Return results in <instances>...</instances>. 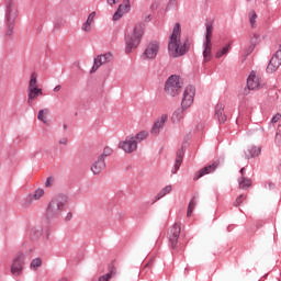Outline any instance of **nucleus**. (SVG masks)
Segmentation results:
<instances>
[{
	"mask_svg": "<svg viewBox=\"0 0 281 281\" xmlns=\"http://www.w3.org/2000/svg\"><path fill=\"white\" fill-rule=\"evenodd\" d=\"M189 49L190 46L188 43L181 42V24L176 23L168 43L169 56L179 58L180 56H184Z\"/></svg>",
	"mask_w": 281,
	"mask_h": 281,
	"instance_id": "f257e3e1",
	"label": "nucleus"
},
{
	"mask_svg": "<svg viewBox=\"0 0 281 281\" xmlns=\"http://www.w3.org/2000/svg\"><path fill=\"white\" fill-rule=\"evenodd\" d=\"M68 201L69 199L67 195L63 194L53 198L46 209V218H48V221H52V218H58L65 211V206L67 205Z\"/></svg>",
	"mask_w": 281,
	"mask_h": 281,
	"instance_id": "f03ea898",
	"label": "nucleus"
},
{
	"mask_svg": "<svg viewBox=\"0 0 281 281\" xmlns=\"http://www.w3.org/2000/svg\"><path fill=\"white\" fill-rule=\"evenodd\" d=\"M142 36H144V24H136L133 33L125 38V54H132V52L139 47Z\"/></svg>",
	"mask_w": 281,
	"mask_h": 281,
	"instance_id": "7ed1b4c3",
	"label": "nucleus"
},
{
	"mask_svg": "<svg viewBox=\"0 0 281 281\" xmlns=\"http://www.w3.org/2000/svg\"><path fill=\"white\" fill-rule=\"evenodd\" d=\"M181 89H183V80H181L179 76H170L165 85L166 94L171 98H177V95L181 93Z\"/></svg>",
	"mask_w": 281,
	"mask_h": 281,
	"instance_id": "20e7f679",
	"label": "nucleus"
},
{
	"mask_svg": "<svg viewBox=\"0 0 281 281\" xmlns=\"http://www.w3.org/2000/svg\"><path fill=\"white\" fill-rule=\"evenodd\" d=\"M40 95H43V89L38 88V75L32 72L29 81L27 104L32 105L34 100H37Z\"/></svg>",
	"mask_w": 281,
	"mask_h": 281,
	"instance_id": "39448f33",
	"label": "nucleus"
},
{
	"mask_svg": "<svg viewBox=\"0 0 281 281\" xmlns=\"http://www.w3.org/2000/svg\"><path fill=\"white\" fill-rule=\"evenodd\" d=\"M214 32V25L211 23L206 24V35L204 42V50H203V58L204 63H210L212 60V34Z\"/></svg>",
	"mask_w": 281,
	"mask_h": 281,
	"instance_id": "423d86ee",
	"label": "nucleus"
},
{
	"mask_svg": "<svg viewBox=\"0 0 281 281\" xmlns=\"http://www.w3.org/2000/svg\"><path fill=\"white\" fill-rule=\"evenodd\" d=\"M159 49H161V44H159V42H149L143 53L144 60H155L159 54Z\"/></svg>",
	"mask_w": 281,
	"mask_h": 281,
	"instance_id": "0eeeda50",
	"label": "nucleus"
},
{
	"mask_svg": "<svg viewBox=\"0 0 281 281\" xmlns=\"http://www.w3.org/2000/svg\"><path fill=\"white\" fill-rule=\"evenodd\" d=\"M179 236H181V223H176L169 229V245L171 249H177V245L179 244Z\"/></svg>",
	"mask_w": 281,
	"mask_h": 281,
	"instance_id": "6e6552de",
	"label": "nucleus"
},
{
	"mask_svg": "<svg viewBox=\"0 0 281 281\" xmlns=\"http://www.w3.org/2000/svg\"><path fill=\"white\" fill-rule=\"evenodd\" d=\"M195 93L196 90L192 86H189L184 89L181 101L182 109H190V106H192Z\"/></svg>",
	"mask_w": 281,
	"mask_h": 281,
	"instance_id": "1a4fd4ad",
	"label": "nucleus"
},
{
	"mask_svg": "<svg viewBox=\"0 0 281 281\" xmlns=\"http://www.w3.org/2000/svg\"><path fill=\"white\" fill-rule=\"evenodd\" d=\"M281 65V45H279V49L276 52V54L271 57L268 67H267V74H276Z\"/></svg>",
	"mask_w": 281,
	"mask_h": 281,
	"instance_id": "9d476101",
	"label": "nucleus"
},
{
	"mask_svg": "<svg viewBox=\"0 0 281 281\" xmlns=\"http://www.w3.org/2000/svg\"><path fill=\"white\" fill-rule=\"evenodd\" d=\"M119 148L124 150V153H135V150H137V142L135 140V137L127 136L125 140H121L119 143Z\"/></svg>",
	"mask_w": 281,
	"mask_h": 281,
	"instance_id": "9b49d317",
	"label": "nucleus"
},
{
	"mask_svg": "<svg viewBox=\"0 0 281 281\" xmlns=\"http://www.w3.org/2000/svg\"><path fill=\"white\" fill-rule=\"evenodd\" d=\"M7 21L9 23V31L7 34L10 36L12 34V25H14V21H16V7L12 1L8 2L7 7Z\"/></svg>",
	"mask_w": 281,
	"mask_h": 281,
	"instance_id": "f8f14e48",
	"label": "nucleus"
},
{
	"mask_svg": "<svg viewBox=\"0 0 281 281\" xmlns=\"http://www.w3.org/2000/svg\"><path fill=\"white\" fill-rule=\"evenodd\" d=\"M23 259H24L23 252H19L13 259V262L11 265V273L15 278H19V276L23 271Z\"/></svg>",
	"mask_w": 281,
	"mask_h": 281,
	"instance_id": "ddd939ff",
	"label": "nucleus"
},
{
	"mask_svg": "<svg viewBox=\"0 0 281 281\" xmlns=\"http://www.w3.org/2000/svg\"><path fill=\"white\" fill-rule=\"evenodd\" d=\"M113 60V55L111 53H106L104 55H99L97 58H94V64L91 69V74H95L102 65H106V63H111Z\"/></svg>",
	"mask_w": 281,
	"mask_h": 281,
	"instance_id": "4468645a",
	"label": "nucleus"
},
{
	"mask_svg": "<svg viewBox=\"0 0 281 281\" xmlns=\"http://www.w3.org/2000/svg\"><path fill=\"white\" fill-rule=\"evenodd\" d=\"M166 122H168V114H161L154 123L151 127V135H159L161 128L166 126Z\"/></svg>",
	"mask_w": 281,
	"mask_h": 281,
	"instance_id": "2eb2a0df",
	"label": "nucleus"
},
{
	"mask_svg": "<svg viewBox=\"0 0 281 281\" xmlns=\"http://www.w3.org/2000/svg\"><path fill=\"white\" fill-rule=\"evenodd\" d=\"M131 11V1L130 0H123V3L119 5L117 11L113 15V21H120L126 12Z\"/></svg>",
	"mask_w": 281,
	"mask_h": 281,
	"instance_id": "dca6fc26",
	"label": "nucleus"
},
{
	"mask_svg": "<svg viewBox=\"0 0 281 281\" xmlns=\"http://www.w3.org/2000/svg\"><path fill=\"white\" fill-rule=\"evenodd\" d=\"M131 11V1L130 0H123V3L119 5L117 11L113 15V21H120L126 12Z\"/></svg>",
	"mask_w": 281,
	"mask_h": 281,
	"instance_id": "f3484780",
	"label": "nucleus"
},
{
	"mask_svg": "<svg viewBox=\"0 0 281 281\" xmlns=\"http://www.w3.org/2000/svg\"><path fill=\"white\" fill-rule=\"evenodd\" d=\"M247 87L252 91L256 89H260L261 87L260 77H258L255 71L250 72L247 79Z\"/></svg>",
	"mask_w": 281,
	"mask_h": 281,
	"instance_id": "a211bd4d",
	"label": "nucleus"
},
{
	"mask_svg": "<svg viewBox=\"0 0 281 281\" xmlns=\"http://www.w3.org/2000/svg\"><path fill=\"white\" fill-rule=\"evenodd\" d=\"M45 196V189L38 188L34 191L32 195H27L25 200V205H32L34 201H41Z\"/></svg>",
	"mask_w": 281,
	"mask_h": 281,
	"instance_id": "6ab92c4d",
	"label": "nucleus"
},
{
	"mask_svg": "<svg viewBox=\"0 0 281 281\" xmlns=\"http://www.w3.org/2000/svg\"><path fill=\"white\" fill-rule=\"evenodd\" d=\"M216 168H218L217 162H213L212 165L202 168L200 171H198L195 173V177L193 178V180L199 181V179H201V177H205V175H210L211 172H214V170H216Z\"/></svg>",
	"mask_w": 281,
	"mask_h": 281,
	"instance_id": "aec40b11",
	"label": "nucleus"
},
{
	"mask_svg": "<svg viewBox=\"0 0 281 281\" xmlns=\"http://www.w3.org/2000/svg\"><path fill=\"white\" fill-rule=\"evenodd\" d=\"M215 117L221 124H225V122H227V115H225V105H223V103H218L215 106Z\"/></svg>",
	"mask_w": 281,
	"mask_h": 281,
	"instance_id": "412c9836",
	"label": "nucleus"
},
{
	"mask_svg": "<svg viewBox=\"0 0 281 281\" xmlns=\"http://www.w3.org/2000/svg\"><path fill=\"white\" fill-rule=\"evenodd\" d=\"M104 168H106L104 158H102V156H99V158L91 166V172H93L94 175H100V172H102Z\"/></svg>",
	"mask_w": 281,
	"mask_h": 281,
	"instance_id": "4be33fe9",
	"label": "nucleus"
},
{
	"mask_svg": "<svg viewBox=\"0 0 281 281\" xmlns=\"http://www.w3.org/2000/svg\"><path fill=\"white\" fill-rule=\"evenodd\" d=\"M93 19H95V12H91L87 21L82 24V32H91V25H93Z\"/></svg>",
	"mask_w": 281,
	"mask_h": 281,
	"instance_id": "5701e85b",
	"label": "nucleus"
},
{
	"mask_svg": "<svg viewBox=\"0 0 281 281\" xmlns=\"http://www.w3.org/2000/svg\"><path fill=\"white\" fill-rule=\"evenodd\" d=\"M182 161H183V151L179 149L177 151L176 164L173 166V169L171 170L172 175H177V171L179 170V168H181Z\"/></svg>",
	"mask_w": 281,
	"mask_h": 281,
	"instance_id": "b1692460",
	"label": "nucleus"
},
{
	"mask_svg": "<svg viewBox=\"0 0 281 281\" xmlns=\"http://www.w3.org/2000/svg\"><path fill=\"white\" fill-rule=\"evenodd\" d=\"M262 153V149L257 146H251L246 153V159H251L254 157H258Z\"/></svg>",
	"mask_w": 281,
	"mask_h": 281,
	"instance_id": "393cba45",
	"label": "nucleus"
},
{
	"mask_svg": "<svg viewBox=\"0 0 281 281\" xmlns=\"http://www.w3.org/2000/svg\"><path fill=\"white\" fill-rule=\"evenodd\" d=\"M238 186H239V190H249V188H251V179L241 176L238 179Z\"/></svg>",
	"mask_w": 281,
	"mask_h": 281,
	"instance_id": "a878e982",
	"label": "nucleus"
},
{
	"mask_svg": "<svg viewBox=\"0 0 281 281\" xmlns=\"http://www.w3.org/2000/svg\"><path fill=\"white\" fill-rule=\"evenodd\" d=\"M186 110H187V109L181 108V109H177V110L173 112V114H172V116H171V121L173 122V124H178V122H179L180 120H183V112H184Z\"/></svg>",
	"mask_w": 281,
	"mask_h": 281,
	"instance_id": "bb28decb",
	"label": "nucleus"
},
{
	"mask_svg": "<svg viewBox=\"0 0 281 281\" xmlns=\"http://www.w3.org/2000/svg\"><path fill=\"white\" fill-rule=\"evenodd\" d=\"M231 49H232V45L226 44L224 47L216 50L215 58H223V56H227Z\"/></svg>",
	"mask_w": 281,
	"mask_h": 281,
	"instance_id": "cd10ccee",
	"label": "nucleus"
},
{
	"mask_svg": "<svg viewBox=\"0 0 281 281\" xmlns=\"http://www.w3.org/2000/svg\"><path fill=\"white\" fill-rule=\"evenodd\" d=\"M172 192V184H169L165 187L157 195H156V201H159L160 199H164L166 194H170Z\"/></svg>",
	"mask_w": 281,
	"mask_h": 281,
	"instance_id": "c85d7f7f",
	"label": "nucleus"
},
{
	"mask_svg": "<svg viewBox=\"0 0 281 281\" xmlns=\"http://www.w3.org/2000/svg\"><path fill=\"white\" fill-rule=\"evenodd\" d=\"M257 42H251V44L244 50V56L241 57V63H245V58L249 56L256 49Z\"/></svg>",
	"mask_w": 281,
	"mask_h": 281,
	"instance_id": "c756f323",
	"label": "nucleus"
},
{
	"mask_svg": "<svg viewBox=\"0 0 281 281\" xmlns=\"http://www.w3.org/2000/svg\"><path fill=\"white\" fill-rule=\"evenodd\" d=\"M135 142H136V145L137 144H140V142H144V139H147L148 138V132L147 131H142L139 133H137L135 136H133Z\"/></svg>",
	"mask_w": 281,
	"mask_h": 281,
	"instance_id": "7c9ffc66",
	"label": "nucleus"
},
{
	"mask_svg": "<svg viewBox=\"0 0 281 281\" xmlns=\"http://www.w3.org/2000/svg\"><path fill=\"white\" fill-rule=\"evenodd\" d=\"M48 113H49L48 109L40 110V112L37 114V120H40V122H43L44 124H47V114Z\"/></svg>",
	"mask_w": 281,
	"mask_h": 281,
	"instance_id": "2f4dec72",
	"label": "nucleus"
},
{
	"mask_svg": "<svg viewBox=\"0 0 281 281\" xmlns=\"http://www.w3.org/2000/svg\"><path fill=\"white\" fill-rule=\"evenodd\" d=\"M196 207V202L194 200H191L188 206L187 216L190 218L192 216V213L194 212V209Z\"/></svg>",
	"mask_w": 281,
	"mask_h": 281,
	"instance_id": "473e14b6",
	"label": "nucleus"
},
{
	"mask_svg": "<svg viewBox=\"0 0 281 281\" xmlns=\"http://www.w3.org/2000/svg\"><path fill=\"white\" fill-rule=\"evenodd\" d=\"M111 155H113V148L104 147L103 153L99 157H102V159H104L105 157H111Z\"/></svg>",
	"mask_w": 281,
	"mask_h": 281,
	"instance_id": "72a5a7b5",
	"label": "nucleus"
},
{
	"mask_svg": "<svg viewBox=\"0 0 281 281\" xmlns=\"http://www.w3.org/2000/svg\"><path fill=\"white\" fill-rule=\"evenodd\" d=\"M41 265H43L41 258L33 259L31 262V269H34L36 271V269L41 267Z\"/></svg>",
	"mask_w": 281,
	"mask_h": 281,
	"instance_id": "f704fd0d",
	"label": "nucleus"
},
{
	"mask_svg": "<svg viewBox=\"0 0 281 281\" xmlns=\"http://www.w3.org/2000/svg\"><path fill=\"white\" fill-rule=\"evenodd\" d=\"M247 200V194H240L234 202L235 207H238L243 201Z\"/></svg>",
	"mask_w": 281,
	"mask_h": 281,
	"instance_id": "c9c22d12",
	"label": "nucleus"
},
{
	"mask_svg": "<svg viewBox=\"0 0 281 281\" xmlns=\"http://www.w3.org/2000/svg\"><path fill=\"white\" fill-rule=\"evenodd\" d=\"M256 19H258V14H256V11H250L249 12V21H250L251 27H254V25H256Z\"/></svg>",
	"mask_w": 281,
	"mask_h": 281,
	"instance_id": "e433bc0d",
	"label": "nucleus"
},
{
	"mask_svg": "<svg viewBox=\"0 0 281 281\" xmlns=\"http://www.w3.org/2000/svg\"><path fill=\"white\" fill-rule=\"evenodd\" d=\"M31 236L34 240H36V238H41V236H43V231L41 229H33L31 232Z\"/></svg>",
	"mask_w": 281,
	"mask_h": 281,
	"instance_id": "4c0bfd02",
	"label": "nucleus"
},
{
	"mask_svg": "<svg viewBox=\"0 0 281 281\" xmlns=\"http://www.w3.org/2000/svg\"><path fill=\"white\" fill-rule=\"evenodd\" d=\"M54 177L46 178V181L44 183L45 188H52V186H54Z\"/></svg>",
	"mask_w": 281,
	"mask_h": 281,
	"instance_id": "58836bf2",
	"label": "nucleus"
},
{
	"mask_svg": "<svg viewBox=\"0 0 281 281\" xmlns=\"http://www.w3.org/2000/svg\"><path fill=\"white\" fill-rule=\"evenodd\" d=\"M112 277H113V274L110 272V273H106V274L100 277L98 281H109Z\"/></svg>",
	"mask_w": 281,
	"mask_h": 281,
	"instance_id": "ea45409f",
	"label": "nucleus"
},
{
	"mask_svg": "<svg viewBox=\"0 0 281 281\" xmlns=\"http://www.w3.org/2000/svg\"><path fill=\"white\" fill-rule=\"evenodd\" d=\"M274 140L277 146H281V132H277Z\"/></svg>",
	"mask_w": 281,
	"mask_h": 281,
	"instance_id": "a19ab883",
	"label": "nucleus"
},
{
	"mask_svg": "<svg viewBox=\"0 0 281 281\" xmlns=\"http://www.w3.org/2000/svg\"><path fill=\"white\" fill-rule=\"evenodd\" d=\"M280 119H281V114L280 113L276 114L271 120L272 124H277V122H280Z\"/></svg>",
	"mask_w": 281,
	"mask_h": 281,
	"instance_id": "79ce46f5",
	"label": "nucleus"
},
{
	"mask_svg": "<svg viewBox=\"0 0 281 281\" xmlns=\"http://www.w3.org/2000/svg\"><path fill=\"white\" fill-rule=\"evenodd\" d=\"M68 139H67V137H64V138H60L59 139V144L61 145V146H67V144H68Z\"/></svg>",
	"mask_w": 281,
	"mask_h": 281,
	"instance_id": "37998d69",
	"label": "nucleus"
},
{
	"mask_svg": "<svg viewBox=\"0 0 281 281\" xmlns=\"http://www.w3.org/2000/svg\"><path fill=\"white\" fill-rule=\"evenodd\" d=\"M109 5H115L117 0H108Z\"/></svg>",
	"mask_w": 281,
	"mask_h": 281,
	"instance_id": "c03bdc74",
	"label": "nucleus"
},
{
	"mask_svg": "<svg viewBox=\"0 0 281 281\" xmlns=\"http://www.w3.org/2000/svg\"><path fill=\"white\" fill-rule=\"evenodd\" d=\"M60 89H61L60 85H59V86H56V87L54 88V92H55V93H58V91H60Z\"/></svg>",
	"mask_w": 281,
	"mask_h": 281,
	"instance_id": "a18cd8bd",
	"label": "nucleus"
},
{
	"mask_svg": "<svg viewBox=\"0 0 281 281\" xmlns=\"http://www.w3.org/2000/svg\"><path fill=\"white\" fill-rule=\"evenodd\" d=\"M239 172H240L241 177H245V168H241Z\"/></svg>",
	"mask_w": 281,
	"mask_h": 281,
	"instance_id": "49530a36",
	"label": "nucleus"
},
{
	"mask_svg": "<svg viewBox=\"0 0 281 281\" xmlns=\"http://www.w3.org/2000/svg\"><path fill=\"white\" fill-rule=\"evenodd\" d=\"M67 220L70 221L71 220V213H68L67 215Z\"/></svg>",
	"mask_w": 281,
	"mask_h": 281,
	"instance_id": "de8ad7c7",
	"label": "nucleus"
},
{
	"mask_svg": "<svg viewBox=\"0 0 281 281\" xmlns=\"http://www.w3.org/2000/svg\"><path fill=\"white\" fill-rule=\"evenodd\" d=\"M64 131H67V124H64Z\"/></svg>",
	"mask_w": 281,
	"mask_h": 281,
	"instance_id": "09e8293b",
	"label": "nucleus"
},
{
	"mask_svg": "<svg viewBox=\"0 0 281 281\" xmlns=\"http://www.w3.org/2000/svg\"><path fill=\"white\" fill-rule=\"evenodd\" d=\"M255 38H256V41H258V36L257 35H255Z\"/></svg>",
	"mask_w": 281,
	"mask_h": 281,
	"instance_id": "8fccbe9b",
	"label": "nucleus"
},
{
	"mask_svg": "<svg viewBox=\"0 0 281 281\" xmlns=\"http://www.w3.org/2000/svg\"><path fill=\"white\" fill-rule=\"evenodd\" d=\"M180 246H182V247H183V245H182V244H180Z\"/></svg>",
	"mask_w": 281,
	"mask_h": 281,
	"instance_id": "3c124183",
	"label": "nucleus"
},
{
	"mask_svg": "<svg viewBox=\"0 0 281 281\" xmlns=\"http://www.w3.org/2000/svg\"><path fill=\"white\" fill-rule=\"evenodd\" d=\"M180 246H182V247H183V245H182V244H180Z\"/></svg>",
	"mask_w": 281,
	"mask_h": 281,
	"instance_id": "603ef678",
	"label": "nucleus"
}]
</instances>
